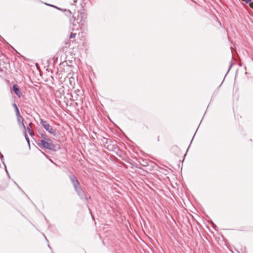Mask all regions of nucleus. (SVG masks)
I'll return each instance as SVG.
<instances>
[{
    "mask_svg": "<svg viewBox=\"0 0 253 253\" xmlns=\"http://www.w3.org/2000/svg\"><path fill=\"white\" fill-rule=\"evenodd\" d=\"M40 145L47 149L53 150L54 149V145L53 144L52 140L49 139L41 140Z\"/></svg>",
    "mask_w": 253,
    "mask_h": 253,
    "instance_id": "f257e3e1",
    "label": "nucleus"
},
{
    "mask_svg": "<svg viewBox=\"0 0 253 253\" xmlns=\"http://www.w3.org/2000/svg\"><path fill=\"white\" fill-rule=\"evenodd\" d=\"M41 124L50 134L53 135L56 134L55 130L46 121L41 120Z\"/></svg>",
    "mask_w": 253,
    "mask_h": 253,
    "instance_id": "f03ea898",
    "label": "nucleus"
},
{
    "mask_svg": "<svg viewBox=\"0 0 253 253\" xmlns=\"http://www.w3.org/2000/svg\"><path fill=\"white\" fill-rule=\"evenodd\" d=\"M17 121L19 126H22L24 129H25V126L24 124V119L20 115V113L18 114H16Z\"/></svg>",
    "mask_w": 253,
    "mask_h": 253,
    "instance_id": "7ed1b4c3",
    "label": "nucleus"
},
{
    "mask_svg": "<svg viewBox=\"0 0 253 253\" xmlns=\"http://www.w3.org/2000/svg\"><path fill=\"white\" fill-rule=\"evenodd\" d=\"M87 16L84 12H80L77 16V20L82 22L86 19Z\"/></svg>",
    "mask_w": 253,
    "mask_h": 253,
    "instance_id": "20e7f679",
    "label": "nucleus"
},
{
    "mask_svg": "<svg viewBox=\"0 0 253 253\" xmlns=\"http://www.w3.org/2000/svg\"><path fill=\"white\" fill-rule=\"evenodd\" d=\"M71 180L74 185V187L76 190H78V188L80 185V183L75 177H72L71 178Z\"/></svg>",
    "mask_w": 253,
    "mask_h": 253,
    "instance_id": "39448f33",
    "label": "nucleus"
},
{
    "mask_svg": "<svg viewBox=\"0 0 253 253\" xmlns=\"http://www.w3.org/2000/svg\"><path fill=\"white\" fill-rule=\"evenodd\" d=\"M69 82L70 85V87L73 88L76 83V79L74 77H70L69 78Z\"/></svg>",
    "mask_w": 253,
    "mask_h": 253,
    "instance_id": "423d86ee",
    "label": "nucleus"
},
{
    "mask_svg": "<svg viewBox=\"0 0 253 253\" xmlns=\"http://www.w3.org/2000/svg\"><path fill=\"white\" fill-rule=\"evenodd\" d=\"M13 89L15 93L19 97H20L21 96V92L19 90V89L18 88V86L17 85L15 84L13 86Z\"/></svg>",
    "mask_w": 253,
    "mask_h": 253,
    "instance_id": "0eeeda50",
    "label": "nucleus"
},
{
    "mask_svg": "<svg viewBox=\"0 0 253 253\" xmlns=\"http://www.w3.org/2000/svg\"><path fill=\"white\" fill-rule=\"evenodd\" d=\"M25 132H26V133L28 132L31 136H32L34 135V133L32 129H31L29 127H27V128L25 127Z\"/></svg>",
    "mask_w": 253,
    "mask_h": 253,
    "instance_id": "6e6552de",
    "label": "nucleus"
},
{
    "mask_svg": "<svg viewBox=\"0 0 253 253\" xmlns=\"http://www.w3.org/2000/svg\"><path fill=\"white\" fill-rule=\"evenodd\" d=\"M13 106H14V107L15 108V110L16 115L19 114L20 112H19V109H18L17 105L16 104H13Z\"/></svg>",
    "mask_w": 253,
    "mask_h": 253,
    "instance_id": "1a4fd4ad",
    "label": "nucleus"
},
{
    "mask_svg": "<svg viewBox=\"0 0 253 253\" xmlns=\"http://www.w3.org/2000/svg\"><path fill=\"white\" fill-rule=\"evenodd\" d=\"M24 135H25V137L27 141L28 144L30 146V140H29V138L28 137L27 134H26V132H24Z\"/></svg>",
    "mask_w": 253,
    "mask_h": 253,
    "instance_id": "9d476101",
    "label": "nucleus"
},
{
    "mask_svg": "<svg viewBox=\"0 0 253 253\" xmlns=\"http://www.w3.org/2000/svg\"><path fill=\"white\" fill-rule=\"evenodd\" d=\"M76 36V34L75 33H71L70 35V39L75 38Z\"/></svg>",
    "mask_w": 253,
    "mask_h": 253,
    "instance_id": "9b49d317",
    "label": "nucleus"
},
{
    "mask_svg": "<svg viewBox=\"0 0 253 253\" xmlns=\"http://www.w3.org/2000/svg\"><path fill=\"white\" fill-rule=\"evenodd\" d=\"M76 0H73V1H74V2H76Z\"/></svg>",
    "mask_w": 253,
    "mask_h": 253,
    "instance_id": "f8f14e48",
    "label": "nucleus"
}]
</instances>
